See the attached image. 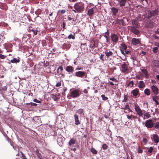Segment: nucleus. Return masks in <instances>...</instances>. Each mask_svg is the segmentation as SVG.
<instances>
[{"mask_svg":"<svg viewBox=\"0 0 159 159\" xmlns=\"http://www.w3.org/2000/svg\"><path fill=\"white\" fill-rule=\"evenodd\" d=\"M75 9H73L72 11L75 13H81L84 11V4L81 2H78L75 4L74 5Z\"/></svg>","mask_w":159,"mask_h":159,"instance_id":"f257e3e1","label":"nucleus"},{"mask_svg":"<svg viewBox=\"0 0 159 159\" xmlns=\"http://www.w3.org/2000/svg\"><path fill=\"white\" fill-rule=\"evenodd\" d=\"M159 12L157 10L149 11L146 14V17L148 19L152 20L157 17Z\"/></svg>","mask_w":159,"mask_h":159,"instance_id":"f03ea898","label":"nucleus"},{"mask_svg":"<svg viewBox=\"0 0 159 159\" xmlns=\"http://www.w3.org/2000/svg\"><path fill=\"white\" fill-rule=\"evenodd\" d=\"M11 145L13 149L17 152V153H16V155H20V153H21L22 155V156L21 157L22 159H27L26 158L24 155V154L23 153L21 152H19V149L18 146L16 145L14 146L12 144H11Z\"/></svg>","mask_w":159,"mask_h":159,"instance_id":"7ed1b4c3","label":"nucleus"},{"mask_svg":"<svg viewBox=\"0 0 159 159\" xmlns=\"http://www.w3.org/2000/svg\"><path fill=\"white\" fill-rule=\"evenodd\" d=\"M134 109L137 114L138 115L139 117L142 116L143 115V112L138 104H134Z\"/></svg>","mask_w":159,"mask_h":159,"instance_id":"20e7f679","label":"nucleus"},{"mask_svg":"<svg viewBox=\"0 0 159 159\" xmlns=\"http://www.w3.org/2000/svg\"><path fill=\"white\" fill-rule=\"evenodd\" d=\"M145 126L148 128H152L154 126L153 121L150 119L146 120L145 122Z\"/></svg>","mask_w":159,"mask_h":159,"instance_id":"39448f33","label":"nucleus"},{"mask_svg":"<svg viewBox=\"0 0 159 159\" xmlns=\"http://www.w3.org/2000/svg\"><path fill=\"white\" fill-rule=\"evenodd\" d=\"M80 95L79 93L76 90H74L70 92V96L73 98H78Z\"/></svg>","mask_w":159,"mask_h":159,"instance_id":"423d86ee","label":"nucleus"},{"mask_svg":"<svg viewBox=\"0 0 159 159\" xmlns=\"http://www.w3.org/2000/svg\"><path fill=\"white\" fill-rule=\"evenodd\" d=\"M75 75L78 77L83 78L87 76L86 72L83 71H78L75 73Z\"/></svg>","mask_w":159,"mask_h":159,"instance_id":"0eeeda50","label":"nucleus"},{"mask_svg":"<svg viewBox=\"0 0 159 159\" xmlns=\"http://www.w3.org/2000/svg\"><path fill=\"white\" fill-rule=\"evenodd\" d=\"M130 30L132 32V33L135 34L137 35L138 36H139L140 34V32L137 29V28H134V27H130Z\"/></svg>","mask_w":159,"mask_h":159,"instance_id":"6e6552de","label":"nucleus"},{"mask_svg":"<svg viewBox=\"0 0 159 159\" xmlns=\"http://www.w3.org/2000/svg\"><path fill=\"white\" fill-rule=\"evenodd\" d=\"M111 40L114 43H117L118 39L117 35L114 34H113L111 35Z\"/></svg>","mask_w":159,"mask_h":159,"instance_id":"1a4fd4ad","label":"nucleus"},{"mask_svg":"<svg viewBox=\"0 0 159 159\" xmlns=\"http://www.w3.org/2000/svg\"><path fill=\"white\" fill-rule=\"evenodd\" d=\"M66 70L68 72L69 74L72 73L74 71V69L73 67L71 66H68L66 67Z\"/></svg>","mask_w":159,"mask_h":159,"instance_id":"9d476101","label":"nucleus"},{"mask_svg":"<svg viewBox=\"0 0 159 159\" xmlns=\"http://www.w3.org/2000/svg\"><path fill=\"white\" fill-rule=\"evenodd\" d=\"M152 92L156 95L158 94V88L155 85H152L151 87Z\"/></svg>","mask_w":159,"mask_h":159,"instance_id":"9b49d317","label":"nucleus"},{"mask_svg":"<svg viewBox=\"0 0 159 159\" xmlns=\"http://www.w3.org/2000/svg\"><path fill=\"white\" fill-rule=\"evenodd\" d=\"M132 26L130 27H134V28H138L139 25L138 24V22L137 20L133 19L132 20Z\"/></svg>","mask_w":159,"mask_h":159,"instance_id":"f8f14e48","label":"nucleus"},{"mask_svg":"<svg viewBox=\"0 0 159 159\" xmlns=\"http://www.w3.org/2000/svg\"><path fill=\"white\" fill-rule=\"evenodd\" d=\"M80 48L82 50H83V52H87L88 48L86 43H81Z\"/></svg>","mask_w":159,"mask_h":159,"instance_id":"ddd939ff","label":"nucleus"},{"mask_svg":"<svg viewBox=\"0 0 159 159\" xmlns=\"http://www.w3.org/2000/svg\"><path fill=\"white\" fill-rule=\"evenodd\" d=\"M122 70L121 71L123 73L126 72L128 70L127 65L124 62L121 66Z\"/></svg>","mask_w":159,"mask_h":159,"instance_id":"4468645a","label":"nucleus"},{"mask_svg":"<svg viewBox=\"0 0 159 159\" xmlns=\"http://www.w3.org/2000/svg\"><path fill=\"white\" fill-rule=\"evenodd\" d=\"M76 139L74 138L71 139L68 143L69 146L70 147H73V145L76 143Z\"/></svg>","mask_w":159,"mask_h":159,"instance_id":"2eb2a0df","label":"nucleus"},{"mask_svg":"<svg viewBox=\"0 0 159 159\" xmlns=\"http://www.w3.org/2000/svg\"><path fill=\"white\" fill-rule=\"evenodd\" d=\"M131 42L134 45H136L140 43V41L139 39L133 38L132 39Z\"/></svg>","mask_w":159,"mask_h":159,"instance_id":"dca6fc26","label":"nucleus"},{"mask_svg":"<svg viewBox=\"0 0 159 159\" xmlns=\"http://www.w3.org/2000/svg\"><path fill=\"white\" fill-rule=\"evenodd\" d=\"M74 120L75 124L76 125H79L80 124V121L79 119V116L76 114L74 115Z\"/></svg>","mask_w":159,"mask_h":159,"instance_id":"f3484780","label":"nucleus"},{"mask_svg":"<svg viewBox=\"0 0 159 159\" xmlns=\"http://www.w3.org/2000/svg\"><path fill=\"white\" fill-rule=\"evenodd\" d=\"M20 61V58L17 57V58H13V59L11 60V62L13 63H19Z\"/></svg>","mask_w":159,"mask_h":159,"instance_id":"a211bd4d","label":"nucleus"},{"mask_svg":"<svg viewBox=\"0 0 159 159\" xmlns=\"http://www.w3.org/2000/svg\"><path fill=\"white\" fill-rule=\"evenodd\" d=\"M29 31H31L35 35L37 34L38 30L36 28H33L31 27H29Z\"/></svg>","mask_w":159,"mask_h":159,"instance_id":"6ab92c4d","label":"nucleus"},{"mask_svg":"<svg viewBox=\"0 0 159 159\" xmlns=\"http://www.w3.org/2000/svg\"><path fill=\"white\" fill-rule=\"evenodd\" d=\"M139 93V89L137 88L133 90L131 92V93L133 94V96L135 97L137 96Z\"/></svg>","mask_w":159,"mask_h":159,"instance_id":"aec40b11","label":"nucleus"},{"mask_svg":"<svg viewBox=\"0 0 159 159\" xmlns=\"http://www.w3.org/2000/svg\"><path fill=\"white\" fill-rule=\"evenodd\" d=\"M127 2V0H120L118 2L120 7H124L125 6Z\"/></svg>","mask_w":159,"mask_h":159,"instance_id":"412c9836","label":"nucleus"},{"mask_svg":"<svg viewBox=\"0 0 159 159\" xmlns=\"http://www.w3.org/2000/svg\"><path fill=\"white\" fill-rule=\"evenodd\" d=\"M111 11L112 12V15L113 16H116V13L118 11V9L115 7H112L111 8Z\"/></svg>","mask_w":159,"mask_h":159,"instance_id":"4be33fe9","label":"nucleus"},{"mask_svg":"<svg viewBox=\"0 0 159 159\" xmlns=\"http://www.w3.org/2000/svg\"><path fill=\"white\" fill-rule=\"evenodd\" d=\"M153 139L154 141L156 143L159 142V136L156 134H154L153 135Z\"/></svg>","mask_w":159,"mask_h":159,"instance_id":"5701e85b","label":"nucleus"},{"mask_svg":"<svg viewBox=\"0 0 159 159\" xmlns=\"http://www.w3.org/2000/svg\"><path fill=\"white\" fill-rule=\"evenodd\" d=\"M141 71L144 74L146 77L148 78L149 77V75L147 70L145 69H143L141 70Z\"/></svg>","mask_w":159,"mask_h":159,"instance_id":"b1692460","label":"nucleus"},{"mask_svg":"<svg viewBox=\"0 0 159 159\" xmlns=\"http://www.w3.org/2000/svg\"><path fill=\"white\" fill-rule=\"evenodd\" d=\"M145 85L143 81H139V83L138 87L140 88H143L145 87Z\"/></svg>","mask_w":159,"mask_h":159,"instance_id":"393cba45","label":"nucleus"},{"mask_svg":"<svg viewBox=\"0 0 159 159\" xmlns=\"http://www.w3.org/2000/svg\"><path fill=\"white\" fill-rule=\"evenodd\" d=\"M94 47H96L95 46V42L94 40H92L90 42L89 48H93Z\"/></svg>","mask_w":159,"mask_h":159,"instance_id":"a878e982","label":"nucleus"},{"mask_svg":"<svg viewBox=\"0 0 159 159\" xmlns=\"http://www.w3.org/2000/svg\"><path fill=\"white\" fill-rule=\"evenodd\" d=\"M94 12V10L93 8L89 9L88 11L87 14L89 16H92L93 15Z\"/></svg>","mask_w":159,"mask_h":159,"instance_id":"bb28decb","label":"nucleus"},{"mask_svg":"<svg viewBox=\"0 0 159 159\" xmlns=\"http://www.w3.org/2000/svg\"><path fill=\"white\" fill-rule=\"evenodd\" d=\"M106 56L107 57V58H108L110 56H112L113 53L111 51L109 52H105Z\"/></svg>","mask_w":159,"mask_h":159,"instance_id":"cd10ccee","label":"nucleus"},{"mask_svg":"<svg viewBox=\"0 0 159 159\" xmlns=\"http://www.w3.org/2000/svg\"><path fill=\"white\" fill-rule=\"evenodd\" d=\"M127 48V46L126 44L124 43H123L121 44V47L120 49H122L125 51V50H126Z\"/></svg>","mask_w":159,"mask_h":159,"instance_id":"c85d7f7f","label":"nucleus"},{"mask_svg":"<svg viewBox=\"0 0 159 159\" xmlns=\"http://www.w3.org/2000/svg\"><path fill=\"white\" fill-rule=\"evenodd\" d=\"M84 110L82 108H80L76 112L78 114L81 115L83 114L84 113Z\"/></svg>","mask_w":159,"mask_h":159,"instance_id":"c756f323","label":"nucleus"},{"mask_svg":"<svg viewBox=\"0 0 159 159\" xmlns=\"http://www.w3.org/2000/svg\"><path fill=\"white\" fill-rule=\"evenodd\" d=\"M144 117V118H148L150 117V115L148 112H146L145 113L143 114Z\"/></svg>","mask_w":159,"mask_h":159,"instance_id":"7c9ffc66","label":"nucleus"},{"mask_svg":"<svg viewBox=\"0 0 159 159\" xmlns=\"http://www.w3.org/2000/svg\"><path fill=\"white\" fill-rule=\"evenodd\" d=\"M144 92L145 94L147 95H149L150 94V91L148 89H145Z\"/></svg>","mask_w":159,"mask_h":159,"instance_id":"2f4dec72","label":"nucleus"},{"mask_svg":"<svg viewBox=\"0 0 159 159\" xmlns=\"http://www.w3.org/2000/svg\"><path fill=\"white\" fill-rule=\"evenodd\" d=\"M157 96H153L152 99L156 103L157 105H158L159 104V103L158 101H157Z\"/></svg>","mask_w":159,"mask_h":159,"instance_id":"473e14b6","label":"nucleus"},{"mask_svg":"<svg viewBox=\"0 0 159 159\" xmlns=\"http://www.w3.org/2000/svg\"><path fill=\"white\" fill-rule=\"evenodd\" d=\"M63 68L62 66H60L57 70V72L59 73L60 72H61L63 71Z\"/></svg>","mask_w":159,"mask_h":159,"instance_id":"72a5a7b5","label":"nucleus"},{"mask_svg":"<svg viewBox=\"0 0 159 159\" xmlns=\"http://www.w3.org/2000/svg\"><path fill=\"white\" fill-rule=\"evenodd\" d=\"M121 106V107H120V108H121L122 109L125 110L128 109L127 108H128V107H129V105L128 104H126L124 106H123V107H122V106Z\"/></svg>","mask_w":159,"mask_h":159,"instance_id":"f704fd0d","label":"nucleus"},{"mask_svg":"<svg viewBox=\"0 0 159 159\" xmlns=\"http://www.w3.org/2000/svg\"><path fill=\"white\" fill-rule=\"evenodd\" d=\"M68 38L69 39H75V37L72 34H70L68 36Z\"/></svg>","mask_w":159,"mask_h":159,"instance_id":"c9c22d12","label":"nucleus"},{"mask_svg":"<svg viewBox=\"0 0 159 159\" xmlns=\"http://www.w3.org/2000/svg\"><path fill=\"white\" fill-rule=\"evenodd\" d=\"M90 151L91 152L94 154H96L97 153V151L93 148H91Z\"/></svg>","mask_w":159,"mask_h":159,"instance_id":"e433bc0d","label":"nucleus"},{"mask_svg":"<svg viewBox=\"0 0 159 159\" xmlns=\"http://www.w3.org/2000/svg\"><path fill=\"white\" fill-rule=\"evenodd\" d=\"M134 84V82L133 81H130L128 83V86H130V87H132Z\"/></svg>","mask_w":159,"mask_h":159,"instance_id":"4c0bfd02","label":"nucleus"},{"mask_svg":"<svg viewBox=\"0 0 159 159\" xmlns=\"http://www.w3.org/2000/svg\"><path fill=\"white\" fill-rule=\"evenodd\" d=\"M158 48L157 47H155L153 48L152 52L154 53H157L158 52Z\"/></svg>","mask_w":159,"mask_h":159,"instance_id":"58836bf2","label":"nucleus"},{"mask_svg":"<svg viewBox=\"0 0 159 159\" xmlns=\"http://www.w3.org/2000/svg\"><path fill=\"white\" fill-rule=\"evenodd\" d=\"M101 97L102 98V99L104 101H106L108 99V98L106 97L105 95L102 94L101 95Z\"/></svg>","mask_w":159,"mask_h":159,"instance_id":"ea45409f","label":"nucleus"},{"mask_svg":"<svg viewBox=\"0 0 159 159\" xmlns=\"http://www.w3.org/2000/svg\"><path fill=\"white\" fill-rule=\"evenodd\" d=\"M154 127L156 129H159V122H157L155 123Z\"/></svg>","mask_w":159,"mask_h":159,"instance_id":"a19ab883","label":"nucleus"},{"mask_svg":"<svg viewBox=\"0 0 159 159\" xmlns=\"http://www.w3.org/2000/svg\"><path fill=\"white\" fill-rule=\"evenodd\" d=\"M124 100L123 101V102H127L128 100L127 96L126 95H124Z\"/></svg>","mask_w":159,"mask_h":159,"instance_id":"79ce46f5","label":"nucleus"},{"mask_svg":"<svg viewBox=\"0 0 159 159\" xmlns=\"http://www.w3.org/2000/svg\"><path fill=\"white\" fill-rule=\"evenodd\" d=\"M108 148V146L107 145L105 144L104 143L103 144L102 146V148L104 150Z\"/></svg>","mask_w":159,"mask_h":159,"instance_id":"37998d69","label":"nucleus"},{"mask_svg":"<svg viewBox=\"0 0 159 159\" xmlns=\"http://www.w3.org/2000/svg\"><path fill=\"white\" fill-rule=\"evenodd\" d=\"M138 149V152L139 153H141L143 152V150L141 148H140V147H139Z\"/></svg>","mask_w":159,"mask_h":159,"instance_id":"c03bdc74","label":"nucleus"},{"mask_svg":"<svg viewBox=\"0 0 159 159\" xmlns=\"http://www.w3.org/2000/svg\"><path fill=\"white\" fill-rule=\"evenodd\" d=\"M109 79L111 80L114 81L115 82H118V80L116 79H115L114 77H111L109 78Z\"/></svg>","mask_w":159,"mask_h":159,"instance_id":"a18cd8bd","label":"nucleus"},{"mask_svg":"<svg viewBox=\"0 0 159 159\" xmlns=\"http://www.w3.org/2000/svg\"><path fill=\"white\" fill-rule=\"evenodd\" d=\"M121 23L123 26H124L126 25L125 22L123 19L121 20Z\"/></svg>","mask_w":159,"mask_h":159,"instance_id":"49530a36","label":"nucleus"},{"mask_svg":"<svg viewBox=\"0 0 159 159\" xmlns=\"http://www.w3.org/2000/svg\"><path fill=\"white\" fill-rule=\"evenodd\" d=\"M6 56L2 54H0V58L2 59H4L6 58Z\"/></svg>","mask_w":159,"mask_h":159,"instance_id":"de8ad7c7","label":"nucleus"},{"mask_svg":"<svg viewBox=\"0 0 159 159\" xmlns=\"http://www.w3.org/2000/svg\"><path fill=\"white\" fill-rule=\"evenodd\" d=\"M109 35V33L108 32V31L107 30V32H106L105 33V35H104V37L107 38H108V36Z\"/></svg>","mask_w":159,"mask_h":159,"instance_id":"09e8293b","label":"nucleus"},{"mask_svg":"<svg viewBox=\"0 0 159 159\" xmlns=\"http://www.w3.org/2000/svg\"><path fill=\"white\" fill-rule=\"evenodd\" d=\"M33 101L34 102H37V103H41V101H40L38 100V99H34V100H33Z\"/></svg>","mask_w":159,"mask_h":159,"instance_id":"8fccbe9b","label":"nucleus"},{"mask_svg":"<svg viewBox=\"0 0 159 159\" xmlns=\"http://www.w3.org/2000/svg\"><path fill=\"white\" fill-rule=\"evenodd\" d=\"M153 150V148L152 147H150L148 149V151L150 153H151Z\"/></svg>","mask_w":159,"mask_h":159,"instance_id":"3c124183","label":"nucleus"},{"mask_svg":"<svg viewBox=\"0 0 159 159\" xmlns=\"http://www.w3.org/2000/svg\"><path fill=\"white\" fill-rule=\"evenodd\" d=\"M29 104H30L32 106H34L35 107L36 106H37V104L32 102H30Z\"/></svg>","mask_w":159,"mask_h":159,"instance_id":"603ef678","label":"nucleus"},{"mask_svg":"<svg viewBox=\"0 0 159 159\" xmlns=\"http://www.w3.org/2000/svg\"><path fill=\"white\" fill-rule=\"evenodd\" d=\"M104 56V55L103 54H102L100 56L99 58L100 59H101L102 61H104V59H103V57Z\"/></svg>","mask_w":159,"mask_h":159,"instance_id":"864d4df0","label":"nucleus"},{"mask_svg":"<svg viewBox=\"0 0 159 159\" xmlns=\"http://www.w3.org/2000/svg\"><path fill=\"white\" fill-rule=\"evenodd\" d=\"M116 22L118 24H120L121 23V20L117 19L116 20Z\"/></svg>","mask_w":159,"mask_h":159,"instance_id":"5fc2aeb1","label":"nucleus"},{"mask_svg":"<svg viewBox=\"0 0 159 159\" xmlns=\"http://www.w3.org/2000/svg\"><path fill=\"white\" fill-rule=\"evenodd\" d=\"M123 19L124 20L125 22H128V19L126 17H123Z\"/></svg>","mask_w":159,"mask_h":159,"instance_id":"6e6d98bb","label":"nucleus"},{"mask_svg":"<svg viewBox=\"0 0 159 159\" xmlns=\"http://www.w3.org/2000/svg\"><path fill=\"white\" fill-rule=\"evenodd\" d=\"M125 55H126V54H128L130 52V51H129L128 50H125Z\"/></svg>","mask_w":159,"mask_h":159,"instance_id":"4d7b16f0","label":"nucleus"},{"mask_svg":"<svg viewBox=\"0 0 159 159\" xmlns=\"http://www.w3.org/2000/svg\"><path fill=\"white\" fill-rule=\"evenodd\" d=\"M143 141L145 144H147V141L146 138H143Z\"/></svg>","mask_w":159,"mask_h":159,"instance_id":"13d9d810","label":"nucleus"},{"mask_svg":"<svg viewBox=\"0 0 159 159\" xmlns=\"http://www.w3.org/2000/svg\"><path fill=\"white\" fill-rule=\"evenodd\" d=\"M127 117L129 120H132L133 119L132 118H131V117L129 115H127Z\"/></svg>","mask_w":159,"mask_h":159,"instance_id":"bf43d9fd","label":"nucleus"},{"mask_svg":"<svg viewBox=\"0 0 159 159\" xmlns=\"http://www.w3.org/2000/svg\"><path fill=\"white\" fill-rule=\"evenodd\" d=\"M61 83L60 82L57 83L56 85V87H60L61 86Z\"/></svg>","mask_w":159,"mask_h":159,"instance_id":"052dcab7","label":"nucleus"},{"mask_svg":"<svg viewBox=\"0 0 159 159\" xmlns=\"http://www.w3.org/2000/svg\"><path fill=\"white\" fill-rule=\"evenodd\" d=\"M120 51H121V52L122 53L123 55H124V56H125V52H124L125 51L124 50L122 49H120Z\"/></svg>","mask_w":159,"mask_h":159,"instance_id":"680f3d73","label":"nucleus"},{"mask_svg":"<svg viewBox=\"0 0 159 159\" xmlns=\"http://www.w3.org/2000/svg\"><path fill=\"white\" fill-rule=\"evenodd\" d=\"M66 12L65 10H62L61 11V13L62 14H64Z\"/></svg>","mask_w":159,"mask_h":159,"instance_id":"e2e57ef3","label":"nucleus"},{"mask_svg":"<svg viewBox=\"0 0 159 159\" xmlns=\"http://www.w3.org/2000/svg\"><path fill=\"white\" fill-rule=\"evenodd\" d=\"M83 92H84V93L85 94H87L88 93V91H87V90L86 89H84V90Z\"/></svg>","mask_w":159,"mask_h":159,"instance_id":"0e129e2a","label":"nucleus"},{"mask_svg":"<svg viewBox=\"0 0 159 159\" xmlns=\"http://www.w3.org/2000/svg\"><path fill=\"white\" fill-rule=\"evenodd\" d=\"M141 54H143V55H145L146 54V52H144L143 51H142L141 53Z\"/></svg>","mask_w":159,"mask_h":159,"instance_id":"69168bd1","label":"nucleus"},{"mask_svg":"<svg viewBox=\"0 0 159 159\" xmlns=\"http://www.w3.org/2000/svg\"><path fill=\"white\" fill-rule=\"evenodd\" d=\"M5 23H4V22L1 23H0V26H2V25H5Z\"/></svg>","mask_w":159,"mask_h":159,"instance_id":"338daca9","label":"nucleus"},{"mask_svg":"<svg viewBox=\"0 0 159 159\" xmlns=\"http://www.w3.org/2000/svg\"><path fill=\"white\" fill-rule=\"evenodd\" d=\"M155 45L159 47V43H155Z\"/></svg>","mask_w":159,"mask_h":159,"instance_id":"774afa93","label":"nucleus"}]
</instances>
